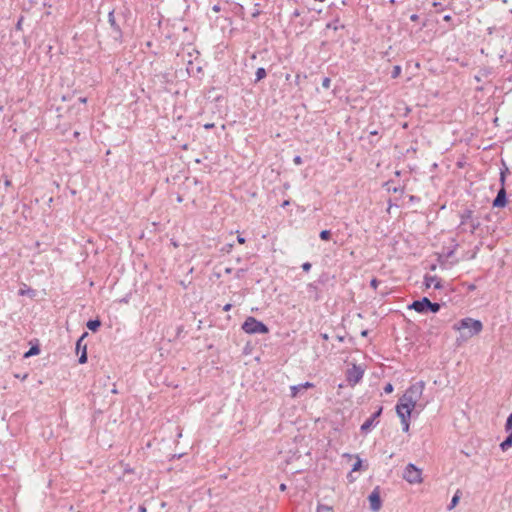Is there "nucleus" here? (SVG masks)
<instances>
[{
  "instance_id": "1",
  "label": "nucleus",
  "mask_w": 512,
  "mask_h": 512,
  "mask_svg": "<svg viewBox=\"0 0 512 512\" xmlns=\"http://www.w3.org/2000/svg\"><path fill=\"white\" fill-rule=\"evenodd\" d=\"M453 329L460 332L457 341H467L482 331L483 324L480 320L466 317L456 322L453 325Z\"/></svg>"
},
{
  "instance_id": "2",
  "label": "nucleus",
  "mask_w": 512,
  "mask_h": 512,
  "mask_svg": "<svg viewBox=\"0 0 512 512\" xmlns=\"http://www.w3.org/2000/svg\"><path fill=\"white\" fill-rule=\"evenodd\" d=\"M417 403L406 396L402 395L396 405V413L401 420L402 430L408 432L410 428V418L412 411L416 408Z\"/></svg>"
},
{
  "instance_id": "3",
  "label": "nucleus",
  "mask_w": 512,
  "mask_h": 512,
  "mask_svg": "<svg viewBox=\"0 0 512 512\" xmlns=\"http://www.w3.org/2000/svg\"><path fill=\"white\" fill-rule=\"evenodd\" d=\"M460 219V227L464 231H469L471 234H473L480 227L479 219L474 216L473 211L470 209H465L460 214Z\"/></svg>"
},
{
  "instance_id": "4",
  "label": "nucleus",
  "mask_w": 512,
  "mask_h": 512,
  "mask_svg": "<svg viewBox=\"0 0 512 512\" xmlns=\"http://www.w3.org/2000/svg\"><path fill=\"white\" fill-rule=\"evenodd\" d=\"M242 329L247 334H266L268 327L254 317H248L242 324Z\"/></svg>"
},
{
  "instance_id": "5",
  "label": "nucleus",
  "mask_w": 512,
  "mask_h": 512,
  "mask_svg": "<svg viewBox=\"0 0 512 512\" xmlns=\"http://www.w3.org/2000/svg\"><path fill=\"white\" fill-rule=\"evenodd\" d=\"M403 478L410 484H420L423 481L422 470L409 463L403 471Z\"/></svg>"
},
{
  "instance_id": "6",
  "label": "nucleus",
  "mask_w": 512,
  "mask_h": 512,
  "mask_svg": "<svg viewBox=\"0 0 512 512\" xmlns=\"http://www.w3.org/2000/svg\"><path fill=\"white\" fill-rule=\"evenodd\" d=\"M424 388L425 383L423 381H419L412 384L403 395L418 403V401L423 395Z\"/></svg>"
},
{
  "instance_id": "7",
  "label": "nucleus",
  "mask_w": 512,
  "mask_h": 512,
  "mask_svg": "<svg viewBox=\"0 0 512 512\" xmlns=\"http://www.w3.org/2000/svg\"><path fill=\"white\" fill-rule=\"evenodd\" d=\"M364 375V370L357 365H353L348 371H347V381L351 386L356 385L361 381Z\"/></svg>"
},
{
  "instance_id": "8",
  "label": "nucleus",
  "mask_w": 512,
  "mask_h": 512,
  "mask_svg": "<svg viewBox=\"0 0 512 512\" xmlns=\"http://www.w3.org/2000/svg\"><path fill=\"white\" fill-rule=\"evenodd\" d=\"M382 413V407H379V409L374 412L365 422L361 425V431L363 433H368L371 431L373 427H375L378 423L377 419Z\"/></svg>"
},
{
  "instance_id": "9",
  "label": "nucleus",
  "mask_w": 512,
  "mask_h": 512,
  "mask_svg": "<svg viewBox=\"0 0 512 512\" xmlns=\"http://www.w3.org/2000/svg\"><path fill=\"white\" fill-rule=\"evenodd\" d=\"M370 508L373 511H378L381 508L382 501L380 498V492L378 488H375L368 497Z\"/></svg>"
},
{
  "instance_id": "10",
  "label": "nucleus",
  "mask_w": 512,
  "mask_h": 512,
  "mask_svg": "<svg viewBox=\"0 0 512 512\" xmlns=\"http://www.w3.org/2000/svg\"><path fill=\"white\" fill-rule=\"evenodd\" d=\"M428 306H429V299L426 297H423L420 300H416V301L412 302V304H410L408 306V308L413 309L418 313H426L428 311Z\"/></svg>"
},
{
  "instance_id": "11",
  "label": "nucleus",
  "mask_w": 512,
  "mask_h": 512,
  "mask_svg": "<svg viewBox=\"0 0 512 512\" xmlns=\"http://www.w3.org/2000/svg\"><path fill=\"white\" fill-rule=\"evenodd\" d=\"M424 285L426 288L433 287L435 289H441L443 287L440 278L428 274L424 277Z\"/></svg>"
},
{
  "instance_id": "12",
  "label": "nucleus",
  "mask_w": 512,
  "mask_h": 512,
  "mask_svg": "<svg viewBox=\"0 0 512 512\" xmlns=\"http://www.w3.org/2000/svg\"><path fill=\"white\" fill-rule=\"evenodd\" d=\"M342 457L343 458H347L349 460H351L353 458L355 459V462L352 465V469H351L352 472H356V471L361 469V467H362V459L358 455H352V454H349V453H344L342 455Z\"/></svg>"
},
{
  "instance_id": "13",
  "label": "nucleus",
  "mask_w": 512,
  "mask_h": 512,
  "mask_svg": "<svg viewBox=\"0 0 512 512\" xmlns=\"http://www.w3.org/2000/svg\"><path fill=\"white\" fill-rule=\"evenodd\" d=\"M505 204H506V193H505L504 189H501L493 201V206L494 207H503V206H505Z\"/></svg>"
},
{
  "instance_id": "14",
  "label": "nucleus",
  "mask_w": 512,
  "mask_h": 512,
  "mask_svg": "<svg viewBox=\"0 0 512 512\" xmlns=\"http://www.w3.org/2000/svg\"><path fill=\"white\" fill-rule=\"evenodd\" d=\"M108 22H109L111 28L114 30V32H116L118 35H121V28H120V25L116 22L114 10L109 12Z\"/></svg>"
},
{
  "instance_id": "15",
  "label": "nucleus",
  "mask_w": 512,
  "mask_h": 512,
  "mask_svg": "<svg viewBox=\"0 0 512 512\" xmlns=\"http://www.w3.org/2000/svg\"><path fill=\"white\" fill-rule=\"evenodd\" d=\"M512 447V434L508 433L506 439L500 444V449L505 452Z\"/></svg>"
},
{
  "instance_id": "16",
  "label": "nucleus",
  "mask_w": 512,
  "mask_h": 512,
  "mask_svg": "<svg viewBox=\"0 0 512 512\" xmlns=\"http://www.w3.org/2000/svg\"><path fill=\"white\" fill-rule=\"evenodd\" d=\"M101 322L99 320H89L86 324L87 328L93 332L97 331V329L100 327Z\"/></svg>"
},
{
  "instance_id": "17",
  "label": "nucleus",
  "mask_w": 512,
  "mask_h": 512,
  "mask_svg": "<svg viewBox=\"0 0 512 512\" xmlns=\"http://www.w3.org/2000/svg\"><path fill=\"white\" fill-rule=\"evenodd\" d=\"M460 500V491L458 490L451 499L450 505L448 506L449 510H452Z\"/></svg>"
},
{
  "instance_id": "18",
  "label": "nucleus",
  "mask_w": 512,
  "mask_h": 512,
  "mask_svg": "<svg viewBox=\"0 0 512 512\" xmlns=\"http://www.w3.org/2000/svg\"><path fill=\"white\" fill-rule=\"evenodd\" d=\"M266 77V70L262 67L258 68L256 71V81H260Z\"/></svg>"
},
{
  "instance_id": "19",
  "label": "nucleus",
  "mask_w": 512,
  "mask_h": 512,
  "mask_svg": "<svg viewBox=\"0 0 512 512\" xmlns=\"http://www.w3.org/2000/svg\"><path fill=\"white\" fill-rule=\"evenodd\" d=\"M316 512H334V511H333V508L331 506H329V505H321V504H319L317 506Z\"/></svg>"
},
{
  "instance_id": "20",
  "label": "nucleus",
  "mask_w": 512,
  "mask_h": 512,
  "mask_svg": "<svg viewBox=\"0 0 512 512\" xmlns=\"http://www.w3.org/2000/svg\"><path fill=\"white\" fill-rule=\"evenodd\" d=\"M439 310H440V305L438 303H432L429 300L428 311H431L432 313H437Z\"/></svg>"
},
{
  "instance_id": "21",
  "label": "nucleus",
  "mask_w": 512,
  "mask_h": 512,
  "mask_svg": "<svg viewBox=\"0 0 512 512\" xmlns=\"http://www.w3.org/2000/svg\"><path fill=\"white\" fill-rule=\"evenodd\" d=\"M505 430L506 432L512 434V413L507 418V421L505 423Z\"/></svg>"
},
{
  "instance_id": "22",
  "label": "nucleus",
  "mask_w": 512,
  "mask_h": 512,
  "mask_svg": "<svg viewBox=\"0 0 512 512\" xmlns=\"http://www.w3.org/2000/svg\"><path fill=\"white\" fill-rule=\"evenodd\" d=\"M290 390H291V396L293 398L297 397V395L303 390L301 389V387H299V385H294V386H291L290 387Z\"/></svg>"
},
{
  "instance_id": "23",
  "label": "nucleus",
  "mask_w": 512,
  "mask_h": 512,
  "mask_svg": "<svg viewBox=\"0 0 512 512\" xmlns=\"http://www.w3.org/2000/svg\"><path fill=\"white\" fill-rule=\"evenodd\" d=\"M400 74H401V67L399 65L394 66L392 73H391V77L397 78L400 76Z\"/></svg>"
},
{
  "instance_id": "24",
  "label": "nucleus",
  "mask_w": 512,
  "mask_h": 512,
  "mask_svg": "<svg viewBox=\"0 0 512 512\" xmlns=\"http://www.w3.org/2000/svg\"><path fill=\"white\" fill-rule=\"evenodd\" d=\"M87 362L86 345L83 346V351L79 357V363L84 364Z\"/></svg>"
},
{
  "instance_id": "25",
  "label": "nucleus",
  "mask_w": 512,
  "mask_h": 512,
  "mask_svg": "<svg viewBox=\"0 0 512 512\" xmlns=\"http://www.w3.org/2000/svg\"><path fill=\"white\" fill-rule=\"evenodd\" d=\"M330 236H331V232L329 230H323L320 232V238L322 240H329L330 239Z\"/></svg>"
},
{
  "instance_id": "26",
  "label": "nucleus",
  "mask_w": 512,
  "mask_h": 512,
  "mask_svg": "<svg viewBox=\"0 0 512 512\" xmlns=\"http://www.w3.org/2000/svg\"><path fill=\"white\" fill-rule=\"evenodd\" d=\"M86 335H87V333H84V334L80 337V339L77 341V343H76V350H77V352H79L80 350H82V351H83L82 342H83V339H84V337H85Z\"/></svg>"
},
{
  "instance_id": "27",
  "label": "nucleus",
  "mask_w": 512,
  "mask_h": 512,
  "mask_svg": "<svg viewBox=\"0 0 512 512\" xmlns=\"http://www.w3.org/2000/svg\"><path fill=\"white\" fill-rule=\"evenodd\" d=\"M330 84H331V80L330 78L328 77H325L322 81V86L325 88V89H328L330 87Z\"/></svg>"
},
{
  "instance_id": "28",
  "label": "nucleus",
  "mask_w": 512,
  "mask_h": 512,
  "mask_svg": "<svg viewBox=\"0 0 512 512\" xmlns=\"http://www.w3.org/2000/svg\"><path fill=\"white\" fill-rule=\"evenodd\" d=\"M384 392L386 394L392 393L393 392V385L391 383L386 384L385 387H384Z\"/></svg>"
},
{
  "instance_id": "29",
  "label": "nucleus",
  "mask_w": 512,
  "mask_h": 512,
  "mask_svg": "<svg viewBox=\"0 0 512 512\" xmlns=\"http://www.w3.org/2000/svg\"><path fill=\"white\" fill-rule=\"evenodd\" d=\"M299 387H301V389L304 390V389L313 387V384L310 382H305V383L299 384Z\"/></svg>"
},
{
  "instance_id": "30",
  "label": "nucleus",
  "mask_w": 512,
  "mask_h": 512,
  "mask_svg": "<svg viewBox=\"0 0 512 512\" xmlns=\"http://www.w3.org/2000/svg\"><path fill=\"white\" fill-rule=\"evenodd\" d=\"M302 269L306 272H308L311 269V263L305 262L302 264Z\"/></svg>"
},
{
  "instance_id": "31",
  "label": "nucleus",
  "mask_w": 512,
  "mask_h": 512,
  "mask_svg": "<svg viewBox=\"0 0 512 512\" xmlns=\"http://www.w3.org/2000/svg\"><path fill=\"white\" fill-rule=\"evenodd\" d=\"M378 284H379V282H378V280H377V279H375V278H373V279L370 281V285H371V287H372L373 289H377Z\"/></svg>"
},
{
  "instance_id": "32",
  "label": "nucleus",
  "mask_w": 512,
  "mask_h": 512,
  "mask_svg": "<svg viewBox=\"0 0 512 512\" xmlns=\"http://www.w3.org/2000/svg\"><path fill=\"white\" fill-rule=\"evenodd\" d=\"M293 162L296 165H300V164H302V158L299 155H297V156L294 157Z\"/></svg>"
},
{
  "instance_id": "33",
  "label": "nucleus",
  "mask_w": 512,
  "mask_h": 512,
  "mask_svg": "<svg viewBox=\"0 0 512 512\" xmlns=\"http://www.w3.org/2000/svg\"><path fill=\"white\" fill-rule=\"evenodd\" d=\"M38 352V349L37 348H31L25 356H30V355H33V354H36Z\"/></svg>"
},
{
  "instance_id": "34",
  "label": "nucleus",
  "mask_w": 512,
  "mask_h": 512,
  "mask_svg": "<svg viewBox=\"0 0 512 512\" xmlns=\"http://www.w3.org/2000/svg\"><path fill=\"white\" fill-rule=\"evenodd\" d=\"M347 479L350 483L354 482L356 480V478L353 476V472L351 471L348 475H347Z\"/></svg>"
},
{
  "instance_id": "35",
  "label": "nucleus",
  "mask_w": 512,
  "mask_h": 512,
  "mask_svg": "<svg viewBox=\"0 0 512 512\" xmlns=\"http://www.w3.org/2000/svg\"><path fill=\"white\" fill-rule=\"evenodd\" d=\"M237 242H238L239 244H244V243H245V238H244V237H242V236H238V237H237Z\"/></svg>"
},
{
  "instance_id": "36",
  "label": "nucleus",
  "mask_w": 512,
  "mask_h": 512,
  "mask_svg": "<svg viewBox=\"0 0 512 512\" xmlns=\"http://www.w3.org/2000/svg\"><path fill=\"white\" fill-rule=\"evenodd\" d=\"M212 127H214L213 123H207V124L204 125L205 129H211Z\"/></svg>"
},
{
  "instance_id": "37",
  "label": "nucleus",
  "mask_w": 512,
  "mask_h": 512,
  "mask_svg": "<svg viewBox=\"0 0 512 512\" xmlns=\"http://www.w3.org/2000/svg\"><path fill=\"white\" fill-rule=\"evenodd\" d=\"M232 305L231 304H226L224 307H223V310L224 311H229L231 309Z\"/></svg>"
},
{
  "instance_id": "38",
  "label": "nucleus",
  "mask_w": 512,
  "mask_h": 512,
  "mask_svg": "<svg viewBox=\"0 0 512 512\" xmlns=\"http://www.w3.org/2000/svg\"><path fill=\"white\" fill-rule=\"evenodd\" d=\"M138 510L139 512H147L146 507L143 505H141Z\"/></svg>"
},
{
  "instance_id": "39",
  "label": "nucleus",
  "mask_w": 512,
  "mask_h": 512,
  "mask_svg": "<svg viewBox=\"0 0 512 512\" xmlns=\"http://www.w3.org/2000/svg\"><path fill=\"white\" fill-rule=\"evenodd\" d=\"M288 205H289V201H288V200H285V201L283 202V204H282V206H283V207H286V206H288Z\"/></svg>"
},
{
  "instance_id": "40",
  "label": "nucleus",
  "mask_w": 512,
  "mask_h": 512,
  "mask_svg": "<svg viewBox=\"0 0 512 512\" xmlns=\"http://www.w3.org/2000/svg\"><path fill=\"white\" fill-rule=\"evenodd\" d=\"M286 489V485L285 484H281L280 485V490L284 491Z\"/></svg>"
},
{
  "instance_id": "41",
  "label": "nucleus",
  "mask_w": 512,
  "mask_h": 512,
  "mask_svg": "<svg viewBox=\"0 0 512 512\" xmlns=\"http://www.w3.org/2000/svg\"><path fill=\"white\" fill-rule=\"evenodd\" d=\"M321 337L324 339V340H327L328 339V335L327 334H322Z\"/></svg>"
},
{
  "instance_id": "42",
  "label": "nucleus",
  "mask_w": 512,
  "mask_h": 512,
  "mask_svg": "<svg viewBox=\"0 0 512 512\" xmlns=\"http://www.w3.org/2000/svg\"><path fill=\"white\" fill-rule=\"evenodd\" d=\"M213 10H214V11H219V7H218L217 5H215V6L213 7Z\"/></svg>"
},
{
  "instance_id": "43",
  "label": "nucleus",
  "mask_w": 512,
  "mask_h": 512,
  "mask_svg": "<svg viewBox=\"0 0 512 512\" xmlns=\"http://www.w3.org/2000/svg\"><path fill=\"white\" fill-rule=\"evenodd\" d=\"M293 14H294V16H299L300 15V13L297 10Z\"/></svg>"
},
{
  "instance_id": "44",
  "label": "nucleus",
  "mask_w": 512,
  "mask_h": 512,
  "mask_svg": "<svg viewBox=\"0 0 512 512\" xmlns=\"http://www.w3.org/2000/svg\"><path fill=\"white\" fill-rule=\"evenodd\" d=\"M80 101H81L82 103H85V102H86V98H80Z\"/></svg>"
},
{
  "instance_id": "45",
  "label": "nucleus",
  "mask_w": 512,
  "mask_h": 512,
  "mask_svg": "<svg viewBox=\"0 0 512 512\" xmlns=\"http://www.w3.org/2000/svg\"><path fill=\"white\" fill-rule=\"evenodd\" d=\"M21 22L19 21L17 24V28H20Z\"/></svg>"
},
{
  "instance_id": "46",
  "label": "nucleus",
  "mask_w": 512,
  "mask_h": 512,
  "mask_svg": "<svg viewBox=\"0 0 512 512\" xmlns=\"http://www.w3.org/2000/svg\"><path fill=\"white\" fill-rule=\"evenodd\" d=\"M233 247V244H229L228 248L231 249Z\"/></svg>"
},
{
  "instance_id": "47",
  "label": "nucleus",
  "mask_w": 512,
  "mask_h": 512,
  "mask_svg": "<svg viewBox=\"0 0 512 512\" xmlns=\"http://www.w3.org/2000/svg\"><path fill=\"white\" fill-rule=\"evenodd\" d=\"M25 293V290H21L20 294L23 295Z\"/></svg>"
}]
</instances>
